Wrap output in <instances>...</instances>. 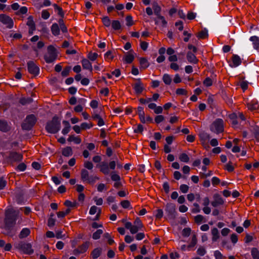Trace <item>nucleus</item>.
<instances>
[{
	"instance_id": "c9c22d12",
	"label": "nucleus",
	"mask_w": 259,
	"mask_h": 259,
	"mask_svg": "<svg viewBox=\"0 0 259 259\" xmlns=\"http://www.w3.org/2000/svg\"><path fill=\"white\" fill-rule=\"evenodd\" d=\"M81 178L83 181H88L89 179V172L85 169H82L81 170Z\"/></svg>"
},
{
	"instance_id": "0e129e2a",
	"label": "nucleus",
	"mask_w": 259,
	"mask_h": 259,
	"mask_svg": "<svg viewBox=\"0 0 259 259\" xmlns=\"http://www.w3.org/2000/svg\"><path fill=\"white\" fill-rule=\"evenodd\" d=\"M50 16V14L49 13V12L47 11V10H43L41 12V17L44 19H47L49 18Z\"/></svg>"
},
{
	"instance_id": "dca6fc26",
	"label": "nucleus",
	"mask_w": 259,
	"mask_h": 259,
	"mask_svg": "<svg viewBox=\"0 0 259 259\" xmlns=\"http://www.w3.org/2000/svg\"><path fill=\"white\" fill-rule=\"evenodd\" d=\"M11 130V126L9 125L8 122L5 120L0 119V131L7 133Z\"/></svg>"
},
{
	"instance_id": "6e6552de",
	"label": "nucleus",
	"mask_w": 259,
	"mask_h": 259,
	"mask_svg": "<svg viewBox=\"0 0 259 259\" xmlns=\"http://www.w3.org/2000/svg\"><path fill=\"white\" fill-rule=\"evenodd\" d=\"M0 21L4 24L7 25V27L12 28L13 27V20L6 14H0Z\"/></svg>"
},
{
	"instance_id": "20e7f679",
	"label": "nucleus",
	"mask_w": 259,
	"mask_h": 259,
	"mask_svg": "<svg viewBox=\"0 0 259 259\" xmlns=\"http://www.w3.org/2000/svg\"><path fill=\"white\" fill-rule=\"evenodd\" d=\"M47 50L48 53L44 56V59L47 63H51L57 58V50L52 45L49 46Z\"/></svg>"
},
{
	"instance_id": "f03ea898",
	"label": "nucleus",
	"mask_w": 259,
	"mask_h": 259,
	"mask_svg": "<svg viewBox=\"0 0 259 259\" xmlns=\"http://www.w3.org/2000/svg\"><path fill=\"white\" fill-rule=\"evenodd\" d=\"M45 128L49 133L56 134L61 128V119L55 115L51 120L47 122Z\"/></svg>"
},
{
	"instance_id": "4468645a",
	"label": "nucleus",
	"mask_w": 259,
	"mask_h": 259,
	"mask_svg": "<svg viewBox=\"0 0 259 259\" xmlns=\"http://www.w3.org/2000/svg\"><path fill=\"white\" fill-rule=\"evenodd\" d=\"M9 158L14 161H20L22 160L23 155L16 152H11L9 154Z\"/></svg>"
},
{
	"instance_id": "7ed1b4c3",
	"label": "nucleus",
	"mask_w": 259,
	"mask_h": 259,
	"mask_svg": "<svg viewBox=\"0 0 259 259\" xmlns=\"http://www.w3.org/2000/svg\"><path fill=\"white\" fill-rule=\"evenodd\" d=\"M37 121V118L34 114L26 116L21 124L22 129L24 131H30Z\"/></svg>"
},
{
	"instance_id": "4d7b16f0",
	"label": "nucleus",
	"mask_w": 259,
	"mask_h": 259,
	"mask_svg": "<svg viewBox=\"0 0 259 259\" xmlns=\"http://www.w3.org/2000/svg\"><path fill=\"white\" fill-rule=\"evenodd\" d=\"M189 188V186L185 184H182L180 186V190L183 193L188 192Z\"/></svg>"
},
{
	"instance_id": "e433bc0d",
	"label": "nucleus",
	"mask_w": 259,
	"mask_h": 259,
	"mask_svg": "<svg viewBox=\"0 0 259 259\" xmlns=\"http://www.w3.org/2000/svg\"><path fill=\"white\" fill-rule=\"evenodd\" d=\"M162 80L165 84L169 85L171 82V78L168 74H164L162 77Z\"/></svg>"
},
{
	"instance_id": "c85d7f7f",
	"label": "nucleus",
	"mask_w": 259,
	"mask_h": 259,
	"mask_svg": "<svg viewBox=\"0 0 259 259\" xmlns=\"http://www.w3.org/2000/svg\"><path fill=\"white\" fill-rule=\"evenodd\" d=\"M250 40L252 41L253 47L255 49H259V38L256 36L250 37Z\"/></svg>"
},
{
	"instance_id": "79ce46f5",
	"label": "nucleus",
	"mask_w": 259,
	"mask_h": 259,
	"mask_svg": "<svg viewBox=\"0 0 259 259\" xmlns=\"http://www.w3.org/2000/svg\"><path fill=\"white\" fill-rule=\"evenodd\" d=\"M71 69V67L70 66H66L63 70L61 72V75L62 76L66 77L69 74V72Z\"/></svg>"
},
{
	"instance_id": "a18cd8bd",
	"label": "nucleus",
	"mask_w": 259,
	"mask_h": 259,
	"mask_svg": "<svg viewBox=\"0 0 259 259\" xmlns=\"http://www.w3.org/2000/svg\"><path fill=\"white\" fill-rule=\"evenodd\" d=\"M197 239L195 234L193 235L190 244L187 246L188 248L193 247L197 243Z\"/></svg>"
},
{
	"instance_id": "4be33fe9",
	"label": "nucleus",
	"mask_w": 259,
	"mask_h": 259,
	"mask_svg": "<svg viewBox=\"0 0 259 259\" xmlns=\"http://www.w3.org/2000/svg\"><path fill=\"white\" fill-rule=\"evenodd\" d=\"M137 109L140 121L143 123H145L146 122V119L145 118V113L143 111V107L139 106Z\"/></svg>"
},
{
	"instance_id": "a211bd4d",
	"label": "nucleus",
	"mask_w": 259,
	"mask_h": 259,
	"mask_svg": "<svg viewBox=\"0 0 259 259\" xmlns=\"http://www.w3.org/2000/svg\"><path fill=\"white\" fill-rule=\"evenodd\" d=\"M132 52H133L132 50L130 51L128 53H127V55L123 58L122 60L127 64H131L134 60V56Z\"/></svg>"
},
{
	"instance_id": "2eb2a0df",
	"label": "nucleus",
	"mask_w": 259,
	"mask_h": 259,
	"mask_svg": "<svg viewBox=\"0 0 259 259\" xmlns=\"http://www.w3.org/2000/svg\"><path fill=\"white\" fill-rule=\"evenodd\" d=\"M232 64H230V66L231 67H236L241 64L242 60L240 57L237 55L234 54L232 57Z\"/></svg>"
},
{
	"instance_id": "1a4fd4ad",
	"label": "nucleus",
	"mask_w": 259,
	"mask_h": 259,
	"mask_svg": "<svg viewBox=\"0 0 259 259\" xmlns=\"http://www.w3.org/2000/svg\"><path fill=\"white\" fill-rule=\"evenodd\" d=\"M224 121L222 119H216L212 123V126L215 129V132L217 134L222 133L224 131Z\"/></svg>"
},
{
	"instance_id": "a19ab883",
	"label": "nucleus",
	"mask_w": 259,
	"mask_h": 259,
	"mask_svg": "<svg viewBox=\"0 0 259 259\" xmlns=\"http://www.w3.org/2000/svg\"><path fill=\"white\" fill-rule=\"evenodd\" d=\"M103 231L101 229L97 230L95 233L93 234V238L94 240H97L100 238L101 235L102 234Z\"/></svg>"
},
{
	"instance_id": "f8f14e48",
	"label": "nucleus",
	"mask_w": 259,
	"mask_h": 259,
	"mask_svg": "<svg viewBox=\"0 0 259 259\" xmlns=\"http://www.w3.org/2000/svg\"><path fill=\"white\" fill-rule=\"evenodd\" d=\"M137 82L133 85V88L137 94H140L144 89L143 83L140 78L137 79Z\"/></svg>"
},
{
	"instance_id": "680f3d73",
	"label": "nucleus",
	"mask_w": 259,
	"mask_h": 259,
	"mask_svg": "<svg viewBox=\"0 0 259 259\" xmlns=\"http://www.w3.org/2000/svg\"><path fill=\"white\" fill-rule=\"evenodd\" d=\"M56 223V219L53 218H49L48 220V226L49 227H52L55 226Z\"/></svg>"
},
{
	"instance_id": "f257e3e1",
	"label": "nucleus",
	"mask_w": 259,
	"mask_h": 259,
	"mask_svg": "<svg viewBox=\"0 0 259 259\" xmlns=\"http://www.w3.org/2000/svg\"><path fill=\"white\" fill-rule=\"evenodd\" d=\"M5 214L4 220L5 229L8 231V235L12 237L16 233V230L14 229V227L18 219V211L13 209H9L6 211Z\"/></svg>"
},
{
	"instance_id": "9d476101",
	"label": "nucleus",
	"mask_w": 259,
	"mask_h": 259,
	"mask_svg": "<svg viewBox=\"0 0 259 259\" xmlns=\"http://www.w3.org/2000/svg\"><path fill=\"white\" fill-rule=\"evenodd\" d=\"M90 242L86 241L82 245L79 246L77 248L73 250V254L74 255L79 254L80 253H84L89 248Z\"/></svg>"
},
{
	"instance_id": "774afa93",
	"label": "nucleus",
	"mask_w": 259,
	"mask_h": 259,
	"mask_svg": "<svg viewBox=\"0 0 259 259\" xmlns=\"http://www.w3.org/2000/svg\"><path fill=\"white\" fill-rule=\"evenodd\" d=\"M214 255L215 256V259L223 258V254L219 250H216L214 252Z\"/></svg>"
},
{
	"instance_id": "393cba45",
	"label": "nucleus",
	"mask_w": 259,
	"mask_h": 259,
	"mask_svg": "<svg viewBox=\"0 0 259 259\" xmlns=\"http://www.w3.org/2000/svg\"><path fill=\"white\" fill-rule=\"evenodd\" d=\"M140 69H145L148 67L149 63L146 58L142 57L140 58Z\"/></svg>"
},
{
	"instance_id": "13d9d810",
	"label": "nucleus",
	"mask_w": 259,
	"mask_h": 259,
	"mask_svg": "<svg viewBox=\"0 0 259 259\" xmlns=\"http://www.w3.org/2000/svg\"><path fill=\"white\" fill-rule=\"evenodd\" d=\"M203 219L204 217L200 214H198L194 218L195 222L197 224L201 223L203 221Z\"/></svg>"
},
{
	"instance_id": "412c9836",
	"label": "nucleus",
	"mask_w": 259,
	"mask_h": 259,
	"mask_svg": "<svg viewBox=\"0 0 259 259\" xmlns=\"http://www.w3.org/2000/svg\"><path fill=\"white\" fill-rule=\"evenodd\" d=\"M102 251L101 248H96L92 251L91 255L93 259H97L101 255Z\"/></svg>"
},
{
	"instance_id": "cd10ccee",
	"label": "nucleus",
	"mask_w": 259,
	"mask_h": 259,
	"mask_svg": "<svg viewBox=\"0 0 259 259\" xmlns=\"http://www.w3.org/2000/svg\"><path fill=\"white\" fill-rule=\"evenodd\" d=\"M211 234L212 235V240L213 242L216 241L220 237L219 231L216 228H213L211 230Z\"/></svg>"
},
{
	"instance_id": "de8ad7c7",
	"label": "nucleus",
	"mask_w": 259,
	"mask_h": 259,
	"mask_svg": "<svg viewBox=\"0 0 259 259\" xmlns=\"http://www.w3.org/2000/svg\"><path fill=\"white\" fill-rule=\"evenodd\" d=\"M125 20L126 22V25L127 26H131L134 24V22L133 20V18L131 15L127 16L126 17Z\"/></svg>"
},
{
	"instance_id": "3c124183",
	"label": "nucleus",
	"mask_w": 259,
	"mask_h": 259,
	"mask_svg": "<svg viewBox=\"0 0 259 259\" xmlns=\"http://www.w3.org/2000/svg\"><path fill=\"white\" fill-rule=\"evenodd\" d=\"M191 229L190 228H185L182 231V235L184 237H188L191 234Z\"/></svg>"
},
{
	"instance_id": "f3484780",
	"label": "nucleus",
	"mask_w": 259,
	"mask_h": 259,
	"mask_svg": "<svg viewBox=\"0 0 259 259\" xmlns=\"http://www.w3.org/2000/svg\"><path fill=\"white\" fill-rule=\"evenodd\" d=\"M187 59L190 63L197 64L198 62L195 55L190 51L187 53Z\"/></svg>"
},
{
	"instance_id": "338daca9",
	"label": "nucleus",
	"mask_w": 259,
	"mask_h": 259,
	"mask_svg": "<svg viewBox=\"0 0 259 259\" xmlns=\"http://www.w3.org/2000/svg\"><path fill=\"white\" fill-rule=\"evenodd\" d=\"M143 131V126L141 124H138L137 127L134 130L135 133H142Z\"/></svg>"
},
{
	"instance_id": "bf43d9fd",
	"label": "nucleus",
	"mask_w": 259,
	"mask_h": 259,
	"mask_svg": "<svg viewBox=\"0 0 259 259\" xmlns=\"http://www.w3.org/2000/svg\"><path fill=\"white\" fill-rule=\"evenodd\" d=\"M134 225L137 226L138 227L142 229L143 227L141 220L139 218H137L134 222Z\"/></svg>"
},
{
	"instance_id": "aec40b11",
	"label": "nucleus",
	"mask_w": 259,
	"mask_h": 259,
	"mask_svg": "<svg viewBox=\"0 0 259 259\" xmlns=\"http://www.w3.org/2000/svg\"><path fill=\"white\" fill-rule=\"evenodd\" d=\"M81 64L83 69L89 70L90 71H92L93 68L92 64L88 59H82L81 61Z\"/></svg>"
},
{
	"instance_id": "5701e85b",
	"label": "nucleus",
	"mask_w": 259,
	"mask_h": 259,
	"mask_svg": "<svg viewBox=\"0 0 259 259\" xmlns=\"http://www.w3.org/2000/svg\"><path fill=\"white\" fill-rule=\"evenodd\" d=\"M152 9L155 15L158 17L160 15L161 8L158 5L157 3L154 2L152 4Z\"/></svg>"
},
{
	"instance_id": "bb28decb",
	"label": "nucleus",
	"mask_w": 259,
	"mask_h": 259,
	"mask_svg": "<svg viewBox=\"0 0 259 259\" xmlns=\"http://www.w3.org/2000/svg\"><path fill=\"white\" fill-rule=\"evenodd\" d=\"M62 154L66 157L71 156L73 154L72 148L70 147H66L62 150Z\"/></svg>"
},
{
	"instance_id": "b1692460",
	"label": "nucleus",
	"mask_w": 259,
	"mask_h": 259,
	"mask_svg": "<svg viewBox=\"0 0 259 259\" xmlns=\"http://www.w3.org/2000/svg\"><path fill=\"white\" fill-rule=\"evenodd\" d=\"M51 31L52 34L55 36L59 35L60 34V28L57 23L53 24L51 26Z\"/></svg>"
},
{
	"instance_id": "ea45409f",
	"label": "nucleus",
	"mask_w": 259,
	"mask_h": 259,
	"mask_svg": "<svg viewBox=\"0 0 259 259\" xmlns=\"http://www.w3.org/2000/svg\"><path fill=\"white\" fill-rule=\"evenodd\" d=\"M247 107L249 110L253 111L256 110L258 108L257 103L253 102V101L247 104Z\"/></svg>"
},
{
	"instance_id": "4c0bfd02",
	"label": "nucleus",
	"mask_w": 259,
	"mask_h": 259,
	"mask_svg": "<svg viewBox=\"0 0 259 259\" xmlns=\"http://www.w3.org/2000/svg\"><path fill=\"white\" fill-rule=\"evenodd\" d=\"M27 25L29 26V28H35V25L33 20V17L30 16L27 18Z\"/></svg>"
},
{
	"instance_id": "37998d69",
	"label": "nucleus",
	"mask_w": 259,
	"mask_h": 259,
	"mask_svg": "<svg viewBox=\"0 0 259 259\" xmlns=\"http://www.w3.org/2000/svg\"><path fill=\"white\" fill-rule=\"evenodd\" d=\"M102 22L106 27H109L112 23L110 19L107 16H105L102 18Z\"/></svg>"
},
{
	"instance_id": "5fc2aeb1",
	"label": "nucleus",
	"mask_w": 259,
	"mask_h": 259,
	"mask_svg": "<svg viewBox=\"0 0 259 259\" xmlns=\"http://www.w3.org/2000/svg\"><path fill=\"white\" fill-rule=\"evenodd\" d=\"M93 126L92 123H88L87 122H83L81 124V130H86L91 128Z\"/></svg>"
},
{
	"instance_id": "7c9ffc66",
	"label": "nucleus",
	"mask_w": 259,
	"mask_h": 259,
	"mask_svg": "<svg viewBox=\"0 0 259 259\" xmlns=\"http://www.w3.org/2000/svg\"><path fill=\"white\" fill-rule=\"evenodd\" d=\"M30 233V231L28 228H23L19 235L20 239L27 237Z\"/></svg>"
},
{
	"instance_id": "2f4dec72",
	"label": "nucleus",
	"mask_w": 259,
	"mask_h": 259,
	"mask_svg": "<svg viewBox=\"0 0 259 259\" xmlns=\"http://www.w3.org/2000/svg\"><path fill=\"white\" fill-rule=\"evenodd\" d=\"M251 132L256 141L259 142V127L258 126H253L251 130Z\"/></svg>"
},
{
	"instance_id": "72a5a7b5",
	"label": "nucleus",
	"mask_w": 259,
	"mask_h": 259,
	"mask_svg": "<svg viewBox=\"0 0 259 259\" xmlns=\"http://www.w3.org/2000/svg\"><path fill=\"white\" fill-rule=\"evenodd\" d=\"M68 141L69 142H74V143L76 144H79L81 143V139L78 137H75L74 135L70 136L68 138Z\"/></svg>"
},
{
	"instance_id": "e2e57ef3",
	"label": "nucleus",
	"mask_w": 259,
	"mask_h": 259,
	"mask_svg": "<svg viewBox=\"0 0 259 259\" xmlns=\"http://www.w3.org/2000/svg\"><path fill=\"white\" fill-rule=\"evenodd\" d=\"M197 253L199 255L203 256L206 253V250L203 247L201 246L198 248Z\"/></svg>"
},
{
	"instance_id": "473e14b6",
	"label": "nucleus",
	"mask_w": 259,
	"mask_h": 259,
	"mask_svg": "<svg viewBox=\"0 0 259 259\" xmlns=\"http://www.w3.org/2000/svg\"><path fill=\"white\" fill-rule=\"evenodd\" d=\"M33 99L30 97L28 98H22L20 99L19 102L22 105H26L32 103Z\"/></svg>"
},
{
	"instance_id": "603ef678",
	"label": "nucleus",
	"mask_w": 259,
	"mask_h": 259,
	"mask_svg": "<svg viewBox=\"0 0 259 259\" xmlns=\"http://www.w3.org/2000/svg\"><path fill=\"white\" fill-rule=\"evenodd\" d=\"M120 204L123 208H128L131 206L130 202L126 200L121 201Z\"/></svg>"
},
{
	"instance_id": "864d4df0",
	"label": "nucleus",
	"mask_w": 259,
	"mask_h": 259,
	"mask_svg": "<svg viewBox=\"0 0 259 259\" xmlns=\"http://www.w3.org/2000/svg\"><path fill=\"white\" fill-rule=\"evenodd\" d=\"M111 179L112 181L115 182L119 181L120 180V176L118 175L115 174L114 172H112L111 174Z\"/></svg>"
},
{
	"instance_id": "69168bd1",
	"label": "nucleus",
	"mask_w": 259,
	"mask_h": 259,
	"mask_svg": "<svg viewBox=\"0 0 259 259\" xmlns=\"http://www.w3.org/2000/svg\"><path fill=\"white\" fill-rule=\"evenodd\" d=\"M164 120V117L163 115H157L155 117V121L156 123L158 124Z\"/></svg>"
},
{
	"instance_id": "a878e982",
	"label": "nucleus",
	"mask_w": 259,
	"mask_h": 259,
	"mask_svg": "<svg viewBox=\"0 0 259 259\" xmlns=\"http://www.w3.org/2000/svg\"><path fill=\"white\" fill-rule=\"evenodd\" d=\"M111 27L112 28L116 31H118L121 28V25L119 21L117 20H114L112 21L111 23Z\"/></svg>"
},
{
	"instance_id": "6ab92c4d",
	"label": "nucleus",
	"mask_w": 259,
	"mask_h": 259,
	"mask_svg": "<svg viewBox=\"0 0 259 259\" xmlns=\"http://www.w3.org/2000/svg\"><path fill=\"white\" fill-rule=\"evenodd\" d=\"M100 171L104 175H108L109 173L108 164L106 162H102L100 165Z\"/></svg>"
},
{
	"instance_id": "58836bf2",
	"label": "nucleus",
	"mask_w": 259,
	"mask_h": 259,
	"mask_svg": "<svg viewBox=\"0 0 259 259\" xmlns=\"http://www.w3.org/2000/svg\"><path fill=\"white\" fill-rule=\"evenodd\" d=\"M53 6L55 10L58 11V14L59 16H60L62 18H63L64 16V13L62 8L60 7L56 4H54Z\"/></svg>"
},
{
	"instance_id": "423d86ee",
	"label": "nucleus",
	"mask_w": 259,
	"mask_h": 259,
	"mask_svg": "<svg viewBox=\"0 0 259 259\" xmlns=\"http://www.w3.org/2000/svg\"><path fill=\"white\" fill-rule=\"evenodd\" d=\"M165 210L169 219L174 220L176 218V207L174 204L167 203L166 205Z\"/></svg>"
},
{
	"instance_id": "09e8293b",
	"label": "nucleus",
	"mask_w": 259,
	"mask_h": 259,
	"mask_svg": "<svg viewBox=\"0 0 259 259\" xmlns=\"http://www.w3.org/2000/svg\"><path fill=\"white\" fill-rule=\"evenodd\" d=\"M7 184V182L5 178L4 177H0V190H3L5 188Z\"/></svg>"
},
{
	"instance_id": "052dcab7",
	"label": "nucleus",
	"mask_w": 259,
	"mask_h": 259,
	"mask_svg": "<svg viewBox=\"0 0 259 259\" xmlns=\"http://www.w3.org/2000/svg\"><path fill=\"white\" fill-rule=\"evenodd\" d=\"M203 84L206 87H210L212 84V81L210 78L207 77L203 81Z\"/></svg>"
},
{
	"instance_id": "9b49d317",
	"label": "nucleus",
	"mask_w": 259,
	"mask_h": 259,
	"mask_svg": "<svg viewBox=\"0 0 259 259\" xmlns=\"http://www.w3.org/2000/svg\"><path fill=\"white\" fill-rule=\"evenodd\" d=\"M213 197L214 200L211 202V204L213 207H216L219 205L224 204V200L220 194L218 193L214 194Z\"/></svg>"
},
{
	"instance_id": "8fccbe9b",
	"label": "nucleus",
	"mask_w": 259,
	"mask_h": 259,
	"mask_svg": "<svg viewBox=\"0 0 259 259\" xmlns=\"http://www.w3.org/2000/svg\"><path fill=\"white\" fill-rule=\"evenodd\" d=\"M176 93L178 95H184L187 96L188 94V92L186 90L181 88L177 89Z\"/></svg>"
},
{
	"instance_id": "ddd939ff",
	"label": "nucleus",
	"mask_w": 259,
	"mask_h": 259,
	"mask_svg": "<svg viewBox=\"0 0 259 259\" xmlns=\"http://www.w3.org/2000/svg\"><path fill=\"white\" fill-rule=\"evenodd\" d=\"M124 226L126 229L130 230V232L132 234H136L139 230H141V229L138 227L137 226L132 225V223H131L130 222H125V223L124 224Z\"/></svg>"
},
{
	"instance_id": "49530a36",
	"label": "nucleus",
	"mask_w": 259,
	"mask_h": 259,
	"mask_svg": "<svg viewBox=\"0 0 259 259\" xmlns=\"http://www.w3.org/2000/svg\"><path fill=\"white\" fill-rule=\"evenodd\" d=\"M98 54L90 52L88 55V58L92 61L96 60L98 57Z\"/></svg>"
},
{
	"instance_id": "6e6d98bb",
	"label": "nucleus",
	"mask_w": 259,
	"mask_h": 259,
	"mask_svg": "<svg viewBox=\"0 0 259 259\" xmlns=\"http://www.w3.org/2000/svg\"><path fill=\"white\" fill-rule=\"evenodd\" d=\"M64 204L67 207H75L76 206V202H72L70 200H67L64 202Z\"/></svg>"
},
{
	"instance_id": "f704fd0d",
	"label": "nucleus",
	"mask_w": 259,
	"mask_h": 259,
	"mask_svg": "<svg viewBox=\"0 0 259 259\" xmlns=\"http://www.w3.org/2000/svg\"><path fill=\"white\" fill-rule=\"evenodd\" d=\"M251 254L253 259H259V251L257 248H252L251 250Z\"/></svg>"
},
{
	"instance_id": "c03bdc74",
	"label": "nucleus",
	"mask_w": 259,
	"mask_h": 259,
	"mask_svg": "<svg viewBox=\"0 0 259 259\" xmlns=\"http://www.w3.org/2000/svg\"><path fill=\"white\" fill-rule=\"evenodd\" d=\"M180 160L184 162H188L189 161V157L186 153H182L179 156Z\"/></svg>"
},
{
	"instance_id": "c756f323",
	"label": "nucleus",
	"mask_w": 259,
	"mask_h": 259,
	"mask_svg": "<svg viewBox=\"0 0 259 259\" xmlns=\"http://www.w3.org/2000/svg\"><path fill=\"white\" fill-rule=\"evenodd\" d=\"M208 36L207 30L206 28H204L197 34V37L199 39H204L207 37Z\"/></svg>"
},
{
	"instance_id": "39448f33",
	"label": "nucleus",
	"mask_w": 259,
	"mask_h": 259,
	"mask_svg": "<svg viewBox=\"0 0 259 259\" xmlns=\"http://www.w3.org/2000/svg\"><path fill=\"white\" fill-rule=\"evenodd\" d=\"M16 247L25 254H31L34 252L31 244L29 243L21 241L16 245Z\"/></svg>"
},
{
	"instance_id": "0eeeda50",
	"label": "nucleus",
	"mask_w": 259,
	"mask_h": 259,
	"mask_svg": "<svg viewBox=\"0 0 259 259\" xmlns=\"http://www.w3.org/2000/svg\"><path fill=\"white\" fill-rule=\"evenodd\" d=\"M27 69L28 72L33 75L34 76H37L39 72V67L32 61H29L27 63Z\"/></svg>"
}]
</instances>
